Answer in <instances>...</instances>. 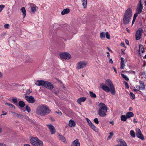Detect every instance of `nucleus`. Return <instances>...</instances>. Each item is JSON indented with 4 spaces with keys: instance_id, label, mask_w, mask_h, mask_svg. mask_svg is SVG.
Segmentation results:
<instances>
[{
    "instance_id": "nucleus-53",
    "label": "nucleus",
    "mask_w": 146,
    "mask_h": 146,
    "mask_svg": "<svg viewBox=\"0 0 146 146\" xmlns=\"http://www.w3.org/2000/svg\"><path fill=\"white\" fill-rule=\"evenodd\" d=\"M109 63L111 64H113V62L111 59H110L109 60Z\"/></svg>"
},
{
    "instance_id": "nucleus-31",
    "label": "nucleus",
    "mask_w": 146,
    "mask_h": 146,
    "mask_svg": "<svg viewBox=\"0 0 146 146\" xmlns=\"http://www.w3.org/2000/svg\"><path fill=\"white\" fill-rule=\"evenodd\" d=\"M121 75L123 78L125 80L127 81L129 80V79L126 76L125 74H121Z\"/></svg>"
},
{
    "instance_id": "nucleus-57",
    "label": "nucleus",
    "mask_w": 146,
    "mask_h": 146,
    "mask_svg": "<svg viewBox=\"0 0 146 146\" xmlns=\"http://www.w3.org/2000/svg\"><path fill=\"white\" fill-rule=\"evenodd\" d=\"M111 136L110 135H109L108 137V138H107V140H110V139L111 138Z\"/></svg>"
},
{
    "instance_id": "nucleus-4",
    "label": "nucleus",
    "mask_w": 146,
    "mask_h": 146,
    "mask_svg": "<svg viewBox=\"0 0 146 146\" xmlns=\"http://www.w3.org/2000/svg\"><path fill=\"white\" fill-rule=\"evenodd\" d=\"M99 106L100 108L98 111V114L101 117H104L105 116L107 112V106L105 104L102 103H100Z\"/></svg>"
},
{
    "instance_id": "nucleus-21",
    "label": "nucleus",
    "mask_w": 146,
    "mask_h": 146,
    "mask_svg": "<svg viewBox=\"0 0 146 146\" xmlns=\"http://www.w3.org/2000/svg\"><path fill=\"white\" fill-rule=\"evenodd\" d=\"M121 63L120 68L121 69H123L124 68V67L125 66V65L124 64V63H125L124 58L121 57Z\"/></svg>"
},
{
    "instance_id": "nucleus-32",
    "label": "nucleus",
    "mask_w": 146,
    "mask_h": 146,
    "mask_svg": "<svg viewBox=\"0 0 146 146\" xmlns=\"http://www.w3.org/2000/svg\"><path fill=\"white\" fill-rule=\"evenodd\" d=\"M89 93L91 97L94 98H96V94L94 93L93 92L90 91L89 92Z\"/></svg>"
},
{
    "instance_id": "nucleus-1",
    "label": "nucleus",
    "mask_w": 146,
    "mask_h": 146,
    "mask_svg": "<svg viewBox=\"0 0 146 146\" xmlns=\"http://www.w3.org/2000/svg\"><path fill=\"white\" fill-rule=\"evenodd\" d=\"M51 110L48 107L45 105L41 104L37 107L36 110V114L41 116H44L49 114Z\"/></svg>"
},
{
    "instance_id": "nucleus-6",
    "label": "nucleus",
    "mask_w": 146,
    "mask_h": 146,
    "mask_svg": "<svg viewBox=\"0 0 146 146\" xmlns=\"http://www.w3.org/2000/svg\"><path fill=\"white\" fill-rule=\"evenodd\" d=\"M59 56L62 59H69L71 58V56L68 53L64 52L61 53L59 54Z\"/></svg>"
},
{
    "instance_id": "nucleus-44",
    "label": "nucleus",
    "mask_w": 146,
    "mask_h": 146,
    "mask_svg": "<svg viewBox=\"0 0 146 146\" xmlns=\"http://www.w3.org/2000/svg\"><path fill=\"white\" fill-rule=\"evenodd\" d=\"M32 92V91L30 90L29 89L27 90H26V94H29L31 93Z\"/></svg>"
},
{
    "instance_id": "nucleus-52",
    "label": "nucleus",
    "mask_w": 146,
    "mask_h": 146,
    "mask_svg": "<svg viewBox=\"0 0 146 146\" xmlns=\"http://www.w3.org/2000/svg\"><path fill=\"white\" fill-rule=\"evenodd\" d=\"M139 83L141 85H143V86H145L144 85V83L142 81H140L139 82Z\"/></svg>"
},
{
    "instance_id": "nucleus-14",
    "label": "nucleus",
    "mask_w": 146,
    "mask_h": 146,
    "mask_svg": "<svg viewBox=\"0 0 146 146\" xmlns=\"http://www.w3.org/2000/svg\"><path fill=\"white\" fill-rule=\"evenodd\" d=\"M144 46H143V45L141 44H140L139 46L138 52L140 56L141 54V52L142 53H143L145 52V50H144Z\"/></svg>"
},
{
    "instance_id": "nucleus-40",
    "label": "nucleus",
    "mask_w": 146,
    "mask_h": 146,
    "mask_svg": "<svg viewBox=\"0 0 146 146\" xmlns=\"http://www.w3.org/2000/svg\"><path fill=\"white\" fill-rule=\"evenodd\" d=\"M12 101L14 104H17V99L16 98H13L12 99Z\"/></svg>"
},
{
    "instance_id": "nucleus-7",
    "label": "nucleus",
    "mask_w": 146,
    "mask_h": 146,
    "mask_svg": "<svg viewBox=\"0 0 146 146\" xmlns=\"http://www.w3.org/2000/svg\"><path fill=\"white\" fill-rule=\"evenodd\" d=\"M143 32V30L141 28H139L138 29L135 34V39L136 40H139L141 38Z\"/></svg>"
},
{
    "instance_id": "nucleus-33",
    "label": "nucleus",
    "mask_w": 146,
    "mask_h": 146,
    "mask_svg": "<svg viewBox=\"0 0 146 146\" xmlns=\"http://www.w3.org/2000/svg\"><path fill=\"white\" fill-rule=\"evenodd\" d=\"M130 134L131 136L133 137H135V134L134 131L131 130L130 131Z\"/></svg>"
},
{
    "instance_id": "nucleus-35",
    "label": "nucleus",
    "mask_w": 146,
    "mask_h": 146,
    "mask_svg": "<svg viewBox=\"0 0 146 146\" xmlns=\"http://www.w3.org/2000/svg\"><path fill=\"white\" fill-rule=\"evenodd\" d=\"M130 96L131 98L133 100L135 98V95L132 93L131 92L130 94Z\"/></svg>"
},
{
    "instance_id": "nucleus-23",
    "label": "nucleus",
    "mask_w": 146,
    "mask_h": 146,
    "mask_svg": "<svg viewBox=\"0 0 146 146\" xmlns=\"http://www.w3.org/2000/svg\"><path fill=\"white\" fill-rule=\"evenodd\" d=\"M21 11L23 14V18H25L26 15V11L25 8L24 7H22Z\"/></svg>"
},
{
    "instance_id": "nucleus-12",
    "label": "nucleus",
    "mask_w": 146,
    "mask_h": 146,
    "mask_svg": "<svg viewBox=\"0 0 146 146\" xmlns=\"http://www.w3.org/2000/svg\"><path fill=\"white\" fill-rule=\"evenodd\" d=\"M38 139L36 137H33L31 139L30 141L31 143L33 146H36V143Z\"/></svg>"
},
{
    "instance_id": "nucleus-47",
    "label": "nucleus",
    "mask_w": 146,
    "mask_h": 146,
    "mask_svg": "<svg viewBox=\"0 0 146 146\" xmlns=\"http://www.w3.org/2000/svg\"><path fill=\"white\" fill-rule=\"evenodd\" d=\"M15 113V115L17 117H21L22 116V115H21L18 114L17 113Z\"/></svg>"
},
{
    "instance_id": "nucleus-16",
    "label": "nucleus",
    "mask_w": 146,
    "mask_h": 146,
    "mask_svg": "<svg viewBox=\"0 0 146 146\" xmlns=\"http://www.w3.org/2000/svg\"><path fill=\"white\" fill-rule=\"evenodd\" d=\"M101 88L102 89L106 92H109L110 91V88L106 85H103Z\"/></svg>"
},
{
    "instance_id": "nucleus-39",
    "label": "nucleus",
    "mask_w": 146,
    "mask_h": 146,
    "mask_svg": "<svg viewBox=\"0 0 146 146\" xmlns=\"http://www.w3.org/2000/svg\"><path fill=\"white\" fill-rule=\"evenodd\" d=\"M26 110L29 113L31 111V110L30 108L27 106H26Z\"/></svg>"
},
{
    "instance_id": "nucleus-60",
    "label": "nucleus",
    "mask_w": 146,
    "mask_h": 146,
    "mask_svg": "<svg viewBox=\"0 0 146 146\" xmlns=\"http://www.w3.org/2000/svg\"><path fill=\"white\" fill-rule=\"evenodd\" d=\"M109 134H110V135L111 136H113V133L112 132H110Z\"/></svg>"
},
{
    "instance_id": "nucleus-43",
    "label": "nucleus",
    "mask_w": 146,
    "mask_h": 146,
    "mask_svg": "<svg viewBox=\"0 0 146 146\" xmlns=\"http://www.w3.org/2000/svg\"><path fill=\"white\" fill-rule=\"evenodd\" d=\"M138 87L139 90H143L145 89V86H143V87H141L139 86H138Z\"/></svg>"
},
{
    "instance_id": "nucleus-61",
    "label": "nucleus",
    "mask_w": 146,
    "mask_h": 146,
    "mask_svg": "<svg viewBox=\"0 0 146 146\" xmlns=\"http://www.w3.org/2000/svg\"><path fill=\"white\" fill-rule=\"evenodd\" d=\"M5 104L6 105L9 106H10V104L8 103H5Z\"/></svg>"
},
{
    "instance_id": "nucleus-19",
    "label": "nucleus",
    "mask_w": 146,
    "mask_h": 146,
    "mask_svg": "<svg viewBox=\"0 0 146 146\" xmlns=\"http://www.w3.org/2000/svg\"><path fill=\"white\" fill-rule=\"evenodd\" d=\"M119 142L120 146H127L126 143L121 139H119Z\"/></svg>"
},
{
    "instance_id": "nucleus-30",
    "label": "nucleus",
    "mask_w": 146,
    "mask_h": 146,
    "mask_svg": "<svg viewBox=\"0 0 146 146\" xmlns=\"http://www.w3.org/2000/svg\"><path fill=\"white\" fill-rule=\"evenodd\" d=\"M82 4L84 8H85L87 5V0H82Z\"/></svg>"
},
{
    "instance_id": "nucleus-18",
    "label": "nucleus",
    "mask_w": 146,
    "mask_h": 146,
    "mask_svg": "<svg viewBox=\"0 0 146 146\" xmlns=\"http://www.w3.org/2000/svg\"><path fill=\"white\" fill-rule=\"evenodd\" d=\"M86 100V98L85 97H81L78 99L77 102L80 104L81 102H84Z\"/></svg>"
},
{
    "instance_id": "nucleus-5",
    "label": "nucleus",
    "mask_w": 146,
    "mask_h": 146,
    "mask_svg": "<svg viewBox=\"0 0 146 146\" xmlns=\"http://www.w3.org/2000/svg\"><path fill=\"white\" fill-rule=\"evenodd\" d=\"M105 84L109 86L110 89V92L113 95H115V91L113 84L110 80L108 79L106 81Z\"/></svg>"
},
{
    "instance_id": "nucleus-26",
    "label": "nucleus",
    "mask_w": 146,
    "mask_h": 146,
    "mask_svg": "<svg viewBox=\"0 0 146 146\" xmlns=\"http://www.w3.org/2000/svg\"><path fill=\"white\" fill-rule=\"evenodd\" d=\"M19 106L21 108H23L25 106V103L23 101H20L19 102L18 104Z\"/></svg>"
},
{
    "instance_id": "nucleus-41",
    "label": "nucleus",
    "mask_w": 146,
    "mask_h": 146,
    "mask_svg": "<svg viewBox=\"0 0 146 146\" xmlns=\"http://www.w3.org/2000/svg\"><path fill=\"white\" fill-rule=\"evenodd\" d=\"M5 5H0V12L2 11Z\"/></svg>"
},
{
    "instance_id": "nucleus-2",
    "label": "nucleus",
    "mask_w": 146,
    "mask_h": 146,
    "mask_svg": "<svg viewBox=\"0 0 146 146\" xmlns=\"http://www.w3.org/2000/svg\"><path fill=\"white\" fill-rule=\"evenodd\" d=\"M132 10L130 8H128L124 14L123 22L124 24L127 25L129 23L132 16Z\"/></svg>"
},
{
    "instance_id": "nucleus-27",
    "label": "nucleus",
    "mask_w": 146,
    "mask_h": 146,
    "mask_svg": "<svg viewBox=\"0 0 146 146\" xmlns=\"http://www.w3.org/2000/svg\"><path fill=\"white\" fill-rule=\"evenodd\" d=\"M90 127L94 131H98V128L96 127L93 124L91 126H90Z\"/></svg>"
},
{
    "instance_id": "nucleus-59",
    "label": "nucleus",
    "mask_w": 146,
    "mask_h": 146,
    "mask_svg": "<svg viewBox=\"0 0 146 146\" xmlns=\"http://www.w3.org/2000/svg\"><path fill=\"white\" fill-rule=\"evenodd\" d=\"M113 70H114L115 72V73L116 74L117 73V71H116V68L115 67H113Z\"/></svg>"
},
{
    "instance_id": "nucleus-48",
    "label": "nucleus",
    "mask_w": 146,
    "mask_h": 146,
    "mask_svg": "<svg viewBox=\"0 0 146 146\" xmlns=\"http://www.w3.org/2000/svg\"><path fill=\"white\" fill-rule=\"evenodd\" d=\"M124 83H125V85L126 87L127 88H129V86L128 84L126 82H125Z\"/></svg>"
},
{
    "instance_id": "nucleus-29",
    "label": "nucleus",
    "mask_w": 146,
    "mask_h": 146,
    "mask_svg": "<svg viewBox=\"0 0 146 146\" xmlns=\"http://www.w3.org/2000/svg\"><path fill=\"white\" fill-rule=\"evenodd\" d=\"M127 117L125 115H122L121 117V120L123 121H125L126 120Z\"/></svg>"
},
{
    "instance_id": "nucleus-56",
    "label": "nucleus",
    "mask_w": 146,
    "mask_h": 146,
    "mask_svg": "<svg viewBox=\"0 0 146 146\" xmlns=\"http://www.w3.org/2000/svg\"><path fill=\"white\" fill-rule=\"evenodd\" d=\"M135 20H136L135 19L133 18V21H132V25H133L134 24V22H135Z\"/></svg>"
},
{
    "instance_id": "nucleus-45",
    "label": "nucleus",
    "mask_w": 146,
    "mask_h": 146,
    "mask_svg": "<svg viewBox=\"0 0 146 146\" xmlns=\"http://www.w3.org/2000/svg\"><path fill=\"white\" fill-rule=\"evenodd\" d=\"M140 14L139 13H138L137 12H136L134 15L133 16V18H135L136 19V17L139 14Z\"/></svg>"
},
{
    "instance_id": "nucleus-3",
    "label": "nucleus",
    "mask_w": 146,
    "mask_h": 146,
    "mask_svg": "<svg viewBox=\"0 0 146 146\" xmlns=\"http://www.w3.org/2000/svg\"><path fill=\"white\" fill-rule=\"evenodd\" d=\"M35 84L37 86H41L51 90L53 89L54 88L53 85L50 82L48 81L38 80L35 82Z\"/></svg>"
},
{
    "instance_id": "nucleus-10",
    "label": "nucleus",
    "mask_w": 146,
    "mask_h": 146,
    "mask_svg": "<svg viewBox=\"0 0 146 146\" xmlns=\"http://www.w3.org/2000/svg\"><path fill=\"white\" fill-rule=\"evenodd\" d=\"M143 8V5L142 4L141 0H140L139 4L137 7L136 11L138 13L140 14L142 11Z\"/></svg>"
},
{
    "instance_id": "nucleus-62",
    "label": "nucleus",
    "mask_w": 146,
    "mask_h": 146,
    "mask_svg": "<svg viewBox=\"0 0 146 146\" xmlns=\"http://www.w3.org/2000/svg\"><path fill=\"white\" fill-rule=\"evenodd\" d=\"M107 48H108V50H109V51H110V52H112V51L111 50H110V48L108 47H107Z\"/></svg>"
},
{
    "instance_id": "nucleus-63",
    "label": "nucleus",
    "mask_w": 146,
    "mask_h": 146,
    "mask_svg": "<svg viewBox=\"0 0 146 146\" xmlns=\"http://www.w3.org/2000/svg\"><path fill=\"white\" fill-rule=\"evenodd\" d=\"M133 91L135 92H136L137 91H139V92H141V91L139 90H137V89H133Z\"/></svg>"
},
{
    "instance_id": "nucleus-11",
    "label": "nucleus",
    "mask_w": 146,
    "mask_h": 146,
    "mask_svg": "<svg viewBox=\"0 0 146 146\" xmlns=\"http://www.w3.org/2000/svg\"><path fill=\"white\" fill-rule=\"evenodd\" d=\"M25 98L27 101L30 103H33L35 102V99L32 96H25Z\"/></svg>"
},
{
    "instance_id": "nucleus-51",
    "label": "nucleus",
    "mask_w": 146,
    "mask_h": 146,
    "mask_svg": "<svg viewBox=\"0 0 146 146\" xmlns=\"http://www.w3.org/2000/svg\"><path fill=\"white\" fill-rule=\"evenodd\" d=\"M11 108L15 109V107L12 104H10L9 106Z\"/></svg>"
},
{
    "instance_id": "nucleus-64",
    "label": "nucleus",
    "mask_w": 146,
    "mask_h": 146,
    "mask_svg": "<svg viewBox=\"0 0 146 146\" xmlns=\"http://www.w3.org/2000/svg\"><path fill=\"white\" fill-rule=\"evenodd\" d=\"M110 123L113 125L114 124V122L113 121H110Z\"/></svg>"
},
{
    "instance_id": "nucleus-25",
    "label": "nucleus",
    "mask_w": 146,
    "mask_h": 146,
    "mask_svg": "<svg viewBox=\"0 0 146 146\" xmlns=\"http://www.w3.org/2000/svg\"><path fill=\"white\" fill-rule=\"evenodd\" d=\"M36 146H43V144L42 141L41 140L38 139L36 143Z\"/></svg>"
},
{
    "instance_id": "nucleus-42",
    "label": "nucleus",
    "mask_w": 146,
    "mask_h": 146,
    "mask_svg": "<svg viewBox=\"0 0 146 146\" xmlns=\"http://www.w3.org/2000/svg\"><path fill=\"white\" fill-rule=\"evenodd\" d=\"M94 122L96 124L99 123V121L97 118H95L94 119Z\"/></svg>"
},
{
    "instance_id": "nucleus-20",
    "label": "nucleus",
    "mask_w": 146,
    "mask_h": 146,
    "mask_svg": "<svg viewBox=\"0 0 146 146\" xmlns=\"http://www.w3.org/2000/svg\"><path fill=\"white\" fill-rule=\"evenodd\" d=\"M68 125L70 127H74L76 125V123L74 120L71 119L69 121Z\"/></svg>"
},
{
    "instance_id": "nucleus-36",
    "label": "nucleus",
    "mask_w": 146,
    "mask_h": 146,
    "mask_svg": "<svg viewBox=\"0 0 146 146\" xmlns=\"http://www.w3.org/2000/svg\"><path fill=\"white\" fill-rule=\"evenodd\" d=\"M86 120L90 126H90H91L93 124V123H92L91 121L88 118H86Z\"/></svg>"
},
{
    "instance_id": "nucleus-24",
    "label": "nucleus",
    "mask_w": 146,
    "mask_h": 146,
    "mask_svg": "<svg viewBox=\"0 0 146 146\" xmlns=\"http://www.w3.org/2000/svg\"><path fill=\"white\" fill-rule=\"evenodd\" d=\"M134 116V114L132 112H128L126 114V116L127 118L132 117Z\"/></svg>"
},
{
    "instance_id": "nucleus-46",
    "label": "nucleus",
    "mask_w": 146,
    "mask_h": 146,
    "mask_svg": "<svg viewBox=\"0 0 146 146\" xmlns=\"http://www.w3.org/2000/svg\"><path fill=\"white\" fill-rule=\"evenodd\" d=\"M125 72H128L129 73L135 74V72L133 71H125Z\"/></svg>"
},
{
    "instance_id": "nucleus-22",
    "label": "nucleus",
    "mask_w": 146,
    "mask_h": 146,
    "mask_svg": "<svg viewBox=\"0 0 146 146\" xmlns=\"http://www.w3.org/2000/svg\"><path fill=\"white\" fill-rule=\"evenodd\" d=\"M70 12V9H69L66 8L64 9L61 12L62 15H64L65 14L68 13Z\"/></svg>"
},
{
    "instance_id": "nucleus-38",
    "label": "nucleus",
    "mask_w": 146,
    "mask_h": 146,
    "mask_svg": "<svg viewBox=\"0 0 146 146\" xmlns=\"http://www.w3.org/2000/svg\"><path fill=\"white\" fill-rule=\"evenodd\" d=\"M52 92L54 94L57 96H58V94L59 93V92L58 91H56L55 90L52 91Z\"/></svg>"
},
{
    "instance_id": "nucleus-13",
    "label": "nucleus",
    "mask_w": 146,
    "mask_h": 146,
    "mask_svg": "<svg viewBox=\"0 0 146 146\" xmlns=\"http://www.w3.org/2000/svg\"><path fill=\"white\" fill-rule=\"evenodd\" d=\"M47 126L49 129L51 134H54L56 130L54 126L51 124L47 125Z\"/></svg>"
},
{
    "instance_id": "nucleus-37",
    "label": "nucleus",
    "mask_w": 146,
    "mask_h": 146,
    "mask_svg": "<svg viewBox=\"0 0 146 146\" xmlns=\"http://www.w3.org/2000/svg\"><path fill=\"white\" fill-rule=\"evenodd\" d=\"M106 37L109 39H110V36L108 32H107L106 33Z\"/></svg>"
},
{
    "instance_id": "nucleus-8",
    "label": "nucleus",
    "mask_w": 146,
    "mask_h": 146,
    "mask_svg": "<svg viewBox=\"0 0 146 146\" xmlns=\"http://www.w3.org/2000/svg\"><path fill=\"white\" fill-rule=\"evenodd\" d=\"M87 64V63L85 61H80L77 64L76 68L78 70L86 66Z\"/></svg>"
},
{
    "instance_id": "nucleus-15",
    "label": "nucleus",
    "mask_w": 146,
    "mask_h": 146,
    "mask_svg": "<svg viewBox=\"0 0 146 146\" xmlns=\"http://www.w3.org/2000/svg\"><path fill=\"white\" fill-rule=\"evenodd\" d=\"M71 146H80V143L78 139H76L73 141L71 145Z\"/></svg>"
},
{
    "instance_id": "nucleus-28",
    "label": "nucleus",
    "mask_w": 146,
    "mask_h": 146,
    "mask_svg": "<svg viewBox=\"0 0 146 146\" xmlns=\"http://www.w3.org/2000/svg\"><path fill=\"white\" fill-rule=\"evenodd\" d=\"M36 8H37V7L36 6L31 7V11L33 13H35L36 11Z\"/></svg>"
},
{
    "instance_id": "nucleus-55",
    "label": "nucleus",
    "mask_w": 146,
    "mask_h": 146,
    "mask_svg": "<svg viewBox=\"0 0 146 146\" xmlns=\"http://www.w3.org/2000/svg\"><path fill=\"white\" fill-rule=\"evenodd\" d=\"M0 146H7V145L3 143H0Z\"/></svg>"
},
{
    "instance_id": "nucleus-9",
    "label": "nucleus",
    "mask_w": 146,
    "mask_h": 146,
    "mask_svg": "<svg viewBox=\"0 0 146 146\" xmlns=\"http://www.w3.org/2000/svg\"><path fill=\"white\" fill-rule=\"evenodd\" d=\"M136 136L138 138L141 140H143L144 137L141 133L140 130L139 129H136Z\"/></svg>"
},
{
    "instance_id": "nucleus-34",
    "label": "nucleus",
    "mask_w": 146,
    "mask_h": 146,
    "mask_svg": "<svg viewBox=\"0 0 146 146\" xmlns=\"http://www.w3.org/2000/svg\"><path fill=\"white\" fill-rule=\"evenodd\" d=\"M100 37L101 39L105 38V33L104 32H102L100 34Z\"/></svg>"
},
{
    "instance_id": "nucleus-58",
    "label": "nucleus",
    "mask_w": 146,
    "mask_h": 146,
    "mask_svg": "<svg viewBox=\"0 0 146 146\" xmlns=\"http://www.w3.org/2000/svg\"><path fill=\"white\" fill-rule=\"evenodd\" d=\"M129 110L130 111H132L133 110V108L131 107H130L129 108Z\"/></svg>"
},
{
    "instance_id": "nucleus-50",
    "label": "nucleus",
    "mask_w": 146,
    "mask_h": 146,
    "mask_svg": "<svg viewBox=\"0 0 146 146\" xmlns=\"http://www.w3.org/2000/svg\"><path fill=\"white\" fill-rule=\"evenodd\" d=\"M9 27V25L8 24H6L4 25V27L6 29H8Z\"/></svg>"
},
{
    "instance_id": "nucleus-54",
    "label": "nucleus",
    "mask_w": 146,
    "mask_h": 146,
    "mask_svg": "<svg viewBox=\"0 0 146 146\" xmlns=\"http://www.w3.org/2000/svg\"><path fill=\"white\" fill-rule=\"evenodd\" d=\"M107 54H108L107 55V56L108 58H110V53L108 52H106Z\"/></svg>"
},
{
    "instance_id": "nucleus-17",
    "label": "nucleus",
    "mask_w": 146,
    "mask_h": 146,
    "mask_svg": "<svg viewBox=\"0 0 146 146\" xmlns=\"http://www.w3.org/2000/svg\"><path fill=\"white\" fill-rule=\"evenodd\" d=\"M58 138L61 140L62 142L64 143H66L67 142L65 137L63 135H60V134H58Z\"/></svg>"
},
{
    "instance_id": "nucleus-49",
    "label": "nucleus",
    "mask_w": 146,
    "mask_h": 146,
    "mask_svg": "<svg viewBox=\"0 0 146 146\" xmlns=\"http://www.w3.org/2000/svg\"><path fill=\"white\" fill-rule=\"evenodd\" d=\"M56 112L60 115H61L62 114V112L59 110H58V111H56Z\"/></svg>"
}]
</instances>
